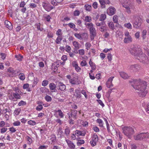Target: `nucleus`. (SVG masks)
<instances>
[{"label": "nucleus", "instance_id": "nucleus-1", "mask_svg": "<svg viewBox=\"0 0 149 149\" xmlns=\"http://www.w3.org/2000/svg\"><path fill=\"white\" fill-rule=\"evenodd\" d=\"M131 85L136 90L139 91L138 94L139 96L144 97L147 94L146 89L147 86V82L140 80L132 79L129 81Z\"/></svg>", "mask_w": 149, "mask_h": 149}, {"label": "nucleus", "instance_id": "nucleus-2", "mask_svg": "<svg viewBox=\"0 0 149 149\" xmlns=\"http://www.w3.org/2000/svg\"><path fill=\"white\" fill-rule=\"evenodd\" d=\"M122 130L124 135L129 138H131L134 133L133 128L130 126H125L123 127Z\"/></svg>", "mask_w": 149, "mask_h": 149}, {"label": "nucleus", "instance_id": "nucleus-3", "mask_svg": "<svg viewBox=\"0 0 149 149\" xmlns=\"http://www.w3.org/2000/svg\"><path fill=\"white\" fill-rule=\"evenodd\" d=\"M129 51L132 55L136 56L142 53L141 49L137 45H132L129 49Z\"/></svg>", "mask_w": 149, "mask_h": 149}, {"label": "nucleus", "instance_id": "nucleus-4", "mask_svg": "<svg viewBox=\"0 0 149 149\" xmlns=\"http://www.w3.org/2000/svg\"><path fill=\"white\" fill-rule=\"evenodd\" d=\"M149 134L147 133H141L134 136V139L136 140L145 141L149 138Z\"/></svg>", "mask_w": 149, "mask_h": 149}, {"label": "nucleus", "instance_id": "nucleus-5", "mask_svg": "<svg viewBox=\"0 0 149 149\" xmlns=\"http://www.w3.org/2000/svg\"><path fill=\"white\" fill-rule=\"evenodd\" d=\"M8 95L9 99L13 101H15V99L17 100L21 98L20 93L19 92V90L18 91V92H11L9 93Z\"/></svg>", "mask_w": 149, "mask_h": 149}, {"label": "nucleus", "instance_id": "nucleus-6", "mask_svg": "<svg viewBox=\"0 0 149 149\" xmlns=\"http://www.w3.org/2000/svg\"><path fill=\"white\" fill-rule=\"evenodd\" d=\"M143 53V52L142 53ZM137 58L139 60L140 62L146 63L147 62L148 59L147 57H146V55L145 54H139L137 56Z\"/></svg>", "mask_w": 149, "mask_h": 149}, {"label": "nucleus", "instance_id": "nucleus-7", "mask_svg": "<svg viewBox=\"0 0 149 149\" xmlns=\"http://www.w3.org/2000/svg\"><path fill=\"white\" fill-rule=\"evenodd\" d=\"M44 8L47 11H49L53 9V7L48 3L45 2H43L42 4Z\"/></svg>", "mask_w": 149, "mask_h": 149}, {"label": "nucleus", "instance_id": "nucleus-8", "mask_svg": "<svg viewBox=\"0 0 149 149\" xmlns=\"http://www.w3.org/2000/svg\"><path fill=\"white\" fill-rule=\"evenodd\" d=\"M77 111L76 110H73L71 112L68 113V118L69 120L74 119H75L76 118Z\"/></svg>", "mask_w": 149, "mask_h": 149}, {"label": "nucleus", "instance_id": "nucleus-9", "mask_svg": "<svg viewBox=\"0 0 149 149\" xmlns=\"http://www.w3.org/2000/svg\"><path fill=\"white\" fill-rule=\"evenodd\" d=\"M98 141V137L97 136L96 134H93V136L92 137V140L90 141L91 145L94 146L96 145V142Z\"/></svg>", "mask_w": 149, "mask_h": 149}, {"label": "nucleus", "instance_id": "nucleus-10", "mask_svg": "<svg viewBox=\"0 0 149 149\" xmlns=\"http://www.w3.org/2000/svg\"><path fill=\"white\" fill-rule=\"evenodd\" d=\"M123 6L125 8L127 12L128 13H130L131 12L130 9H133L134 8V6L130 3L127 4H125L123 5Z\"/></svg>", "mask_w": 149, "mask_h": 149}, {"label": "nucleus", "instance_id": "nucleus-11", "mask_svg": "<svg viewBox=\"0 0 149 149\" xmlns=\"http://www.w3.org/2000/svg\"><path fill=\"white\" fill-rule=\"evenodd\" d=\"M90 33V38L91 40H94L95 37L96 36V31L95 28L92 29H91L89 30Z\"/></svg>", "mask_w": 149, "mask_h": 149}, {"label": "nucleus", "instance_id": "nucleus-12", "mask_svg": "<svg viewBox=\"0 0 149 149\" xmlns=\"http://www.w3.org/2000/svg\"><path fill=\"white\" fill-rule=\"evenodd\" d=\"M72 66L74 68L75 70L78 72H80L81 70V68L79 66L76 61H74L72 63Z\"/></svg>", "mask_w": 149, "mask_h": 149}, {"label": "nucleus", "instance_id": "nucleus-13", "mask_svg": "<svg viewBox=\"0 0 149 149\" xmlns=\"http://www.w3.org/2000/svg\"><path fill=\"white\" fill-rule=\"evenodd\" d=\"M141 20L139 18L136 19L133 24L134 27L138 29L141 26Z\"/></svg>", "mask_w": 149, "mask_h": 149}, {"label": "nucleus", "instance_id": "nucleus-14", "mask_svg": "<svg viewBox=\"0 0 149 149\" xmlns=\"http://www.w3.org/2000/svg\"><path fill=\"white\" fill-rule=\"evenodd\" d=\"M114 77H111L109 79L106 83L107 86L109 88L113 86V85L112 83V81Z\"/></svg>", "mask_w": 149, "mask_h": 149}, {"label": "nucleus", "instance_id": "nucleus-15", "mask_svg": "<svg viewBox=\"0 0 149 149\" xmlns=\"http://www.w3.org/2000/svg\"><path fill=\"white\" fill-rule=\"evenodd\" d=\"M130 68V70L134 72H136L140 69V66L138 65L134 64L131 65Z\"/></svg>", "mask_w": 149, "mask_h": 149}, {"label": "nucleus", "instance_id": "nucleus-16", "mask_svg": "<svg viewBox=\"0 0 149 149\" xmlns=\"http://www.w3.org/2000/svg\"><path fill=\"white\" fill-rule=\"evenodd\" d=\"M115 9L113 7H109L107 10V12L110 15H112L115 13Z\"/></svg>", "mask_w": 149, "mask_h": 149}, {"label": "nucleus", "instance_id": "nucleus-17", "mask_svg": "<svg viewBox=\"0 0 149 149\" xmlns=\"http://www.w3.org/2000/svg\"><path fill=\"white\" fill-rule=\"evenodd\" d=\"M5 27L9 30H11L13 28V26L12 23L8 20L5 21Z\"/></svg>", "mask_w": 149, "mask_h": 149}, {"label": "nucleus", "instance_id": "nucleus-18", "mask_svg": "<svg viewBox=\"0 0 149 149\" xmlns=\"http://www.w3.org/2000/svg\"><path fill=\"white\" fill-rule=\"evenodd\" d=\"M50 90L51 92H55L56 86L54 83H51L49 85Z\"/></svg>", "mask_w": 149, "mask_h": 149}, {"label": "nucleus", "instance_id": "nucleus-19", "mask_svg": "<svg viewBox=\"0 0 149 149\" xmlns=\"http://www.w3.org/2000/svg\"><path fill=\"white\" fill-rule=\"evenodd\" d=\"M66 141L70 148L72 149L75 148V146L72 141L67 139L66 140Z\"/></svg>", "mask_w": 149, "mask_h": 149}, {"label": "nucleus", "instance_id": "nucleus-20", "mask_svg": "<svg viewBox=\"0 0 149 149\" xmlns=\"http://www.w3.org/2000/svg\"><path fill=\"white\" fill-rule=\"evenodd\" d=\"M58 85L59 89L61 91H64L66 89L65 86L62 83L59 82Z\"/></svg>", "mask_w": 149, "mask_h": 149}, {"label": "nucleus", "instance_id": "nucleus-21", "mask_svg": "<svg viewBox=\"0 0 149 149\" xmlns=\"http://www.w3.org/2000/svg\"><path fill=\"white\" fill-rule=\"evenodd\" d=\"M119 73L120 77L124 79H127L129 77L127 74L124 72H120Z\"/></svg>", "mask_w": 149, "mask_h": 149}, {"label": "nucleus", "instance_id": "nucleus-22", "mask_svg": "<svg viewBox=\"0 0 149 149\" xmlns=\"http://www.w3.org/2000/svg\"><path fill=\"white\" fill-rule=\"evenodd\" d=\"M29 85L27 84H24L23 86V88L24 89H26V91L28 92H30L31 91L30 88L29 87Z\"/></svg>", "mask_w": 149, "mask_h": 149}, {"label": "nucleus", "instance_id": "nucleus-23", "mask_svg": "<svg viewBox=\"0 0 149 149\" xmlns=\"http://www.w3.org/2000/svg\"><path fill=\"white\" fill-rule=\"evenodd\" d=\"M89 63V64L90 66L91 67L92 69H96V67L95 65L93 62L92 61L91 59H90Z\"/></svg>", "mask_w": 149, "mask_h": 149}, {"label": "nucleus", "instance_id": "nucleus-24", "mask_svg": "<svg viewBox=\"0 0 149 149\" xmlns=\"http://www.w3.org/2000/svg\"><path fill=\"white\" fill-rule=\"evenodd\" d=\"M81 40H87L88 38V35L86 33H84L81 34Z\"/></svg>", "mask_w": 149, "mask_h": 149}, {"label": "nucleus", "instance_id": "nucleus-25", "mask_svg": "<svg viewBox=\"0 0 149 149\" xmlns=\"http://www.w3.org/2000/svg\"><path fill=\"white\" fill-rule=\"evenodd\" d=\"M56 65L57 63L54 62L53 63L52 65L51 66V69L55 72L57 71L58 69V67L56 66Z\"/></svg>", "mask_w": 149, "mask_h": 149}, {"label": "nucleus", "instance_id": "nucleus-26", "mask_svg": "<svg viewBox=\"0 0 149 149\" xmlns=\"http://www.w3.org/2000/svg\"><path fill=\"white\" fill-rule=\"evenodd\" d=\"M132 41V38L131 36L125 38L124 40V42L125 43H129Z\"/></svg>", "mask_w": 149, "mask_h": 149}, {"label": "nucleus", "instance_id": "nucleus-27", "mask_svg": "<svg viewBox=\"0 0 149 149\" xmlns=\"http://www.w3.org/2000/svg\"><path fill=\"white\" fill-rule=\"evenodd\" d=\"M85 24L87 28L89 29V30L91 29H92L94 28L93 27V25L92 23H85Z\"/></svg>", "mask_w": 149, "mask_h": 149}, {"label": "nucleus", "instance_id": "nucleus-28", "mask_svg": "<svg viewBox=\"0 0 149 149\" xmlns=\"http://www.w3.org/2000/svg\"><path fill=\"white\" fill-rule=\"evenodd\" d=\"M85 24L87 28L89 29V30L91 29H92L94 28L93 27V25L92 23H85Z\"/></svg>", "mask_w": 149, "mask_h": 149}, {"label": "nucleus", "instance_id": "nucleus-29", "mask_svg": "<svg viewBox=\"0 0 149 149\" xmlns=\"http://www.w3.org/2000/svg\"><path fill=\"white\" fill-rule=\"evenodd\" d=\"M40 90L42 93H47L49 92V90L46 87H41L40 88Z\"/></svg>", "mask_w": 149, "mask_h": 149}, {"label": "nucleus", "instance_id": "nucleus-30", "mask_svg": "<svg viewBox=\"0 0 149 149\" xmlns=\"http://www.w3.org/2000/svg\"><path fill=\"white\" fill-rule=\"evenodd\" d=\"M73 45L75 48L77 49L80 48V45L76 41H74L72 43Z\"/></svg>", "mask_w": 149, "mask_h": 149}, {"label": "nucleus", "instance_id": "nucleus-31", "mask_svg": "<svg viewBox=\"0 0 149 149\" xmlns=\"http://www.w3.org/2000/svg\"><path fill=\"white\" fill-rule=\"evenodd\" d=\"M84 7L86 10L88 11H90L91 10L92 7L90 5L86 4L84 5Z\"/></svg>", "mask_w": 149, "mask_h": 149}, {"label": "nucleus", "instance_id": "nucleus-32", "mask_svg": "<svg viewBox=\"0 0 149 149\" xmlns=\"http://www.w3.org/2000/svg\"><path fill=\"white\" fill-rule=\"evenodd\" d=\"M40 25L41 24L40 23H37L35 25V26L38 30L42 31L43 29L42 27H40Z\"/></svg>", "mask_w": 149, "mask_h": 149}, {"label": "nucleus", "instance_id": "nucleus-33", "mask_svg": "<svg viewBox=\"0 0 149 149\" xmlns=\"http://www.w3.org/2000/svg\"><path fill=\"white\" fill-rule=\"evenodd\" d=\"M55 112L58 113V115L61 118L63 117L64 115L61 110L59 109L57 111H55Z\"/></svg>", "mask_w": 149, "mask_h": 149}, {"label": "nucleus", "instance_id": "nucleus-34", "mask_svg": "<svg viewBox=\"0 0 149 149\" xmlns=\"http://www.w3.org/2000/svg\"><path fill=\"white\" fill-rule=\"evenodd\" d=\"M63 38L62 36H58L56 39L55 42L57 44L61 43V42Z\"/></svg>", "mask_w": 149, "mask_h": 149}, {"label": "nucleus", "instance_id": "nucleus-35", "mask_svg": "<svg viewBox=\"0 0 149 149\" xmlns=\"http://www.w3.org/2000/svg\"><path fill=\"white\" fill-rule=\"evenodd\" d=\"M99 1L101 8H105V4H106V2H105V1L104 0H99Z\"/></svg>", "mask_w": 149, "mask_h": 149}, {"label": "nucleus", "instance_id": "nucleus-36", "mask_svg": "<svg viewBox=\"0 0 149 149\" xmlns=\"http://www.w3.org/2000/svg\"><path fill=\"white\" fill-rule=\"evenodd\" d=\"M97 122L99 123V126L100 127H103V121L100 119H98L97 120Z\"/></svg>", "mask_w": 149, "mask_h": 149}, {"label": "nucleus", "instance_id": "nucleus-37", "mask_svg": "<svg viewBox=\"0 0 149 149\" xmlns=\"http://www.w3.org/2000/svg\"><path fill=\"white\" fill-rule=\"evenodd\" d=\"M69 81L70 83L72 84H79L78 82L76 80L74 79H70Z\"/></svg>", "mask_w": 149, "mask_h": 149}, {"label": "nucleus", "instance_id": "nucleus-38", "mask_svg": "<svg viewBox=\"0 0 149 149\" xmlns=\"http://www.w3.org/2000/svg\"><path fill=\"white\" fill-rule=\"evenodd\" d=\"M21 111V109L20 108L16 109L14 111V113L15 115H18L19 114Z\"/></svg>", "mask_w": 149, "mask_h": 149}, {"label": "nucleus", "instance_id": "nucleus-39", "mask_svg": "<svg viewBox=\"0 0 149 149\" xmlns=\"http://www.w3.org/2000/svg\"><path fill=\"white\" fill-rule=\"evenodd\" d=\"M84 20L87 22H90L92 20L91 17L90 16H87L85 17Z\"/></svg>", "mask_w": 149, "mask_h": 149}, {"label": "nucleus", "instance_id": "nucleus-40", "mask_svg": "<svg viewBox=\"0 0 149 149\" xmlns=\"http://www.w3.org/2000/svg\"><path fill=\"white\" fill-rule=\"evenodd\" d=\"M106 15L105 14H101L100 16L99 21H104L106 18Z\"/></svg>", "mask_w": 149, "mask_h": 149}, {"label": "nucleus", "instance_id": "nucleus-41", "mask_svg": "<svg viewBox=\"0 0 149 149\" xmlns=\"http://www.w3.org/2000/svg\"><path fill=\"white\" fill-rule=\"evenodd\" d=\"M15 57L17 58V60L19 61H22V59L23 57L20 54H19L15 56Z\"/></svg>", "mask_w": 149, "mask_h": 149}, {"label": "nucleus", "instance_id": "nucleus-42", "mask_svg": "<svg viewBox=\"0 0 149 149\" xmlns=\"http://www.w3.org/2000/svg\"><path fill=\"white\" fill-rule=\"evenodd\" d=\"M108 25L109 27L112 30L114 29V24L113 22H110L108 23Z\"/></svg>", "mask_w": 149, "mask_h": 149}, {"label": "nucleus", "instance_id": "nucleus-43", "mask_svg": "<svg viewBox=\"0 0 149 149\" xmlns=\"http://www.w3.org/2000/svg\"><path fill=\"white\" fill-rule=\"evenodd\" d=\"M91 44L89 42H87L85 44V46L86 47V49L87 50H89L91 47Z\"/></svg>", "mask_w": 149, "mask_h": 149}, {"label": "nucleus", "instance_id": "nucleus-44", "mask_svg": "<svg viewBox=\"0 0 149 149\" xmlns=\"http://www.w3.org/2000/svg\"><path fill=\"white\" fill-rule=\"evenodd\" d=\"M62 30L61 29H58L56 32V34L58 36H62L63 33L61 32Z\"/></svg>", "mask_w": 149, "mask_h": 149}, {"label": "nucleus", "instance_id": "nucleus-45", "mask_svg": "<svg viewBox=\"0 0 149 149\" xmlns=\"http://www.w3.org/2000/svg\"><path fill=\"white\" fill-rule=\"evenodd\" d=\"M124 26L129 29H132V25L130 23L125 24Z\"/></svg>", "mask_w": 149, "mask_h": 149}, {"label": "nucleus", "instance_id": "nucleus-46", "mask_svg": "<svg viewBox=\"0 0 149 149\" xmlns=\"http://www.w3.org/2000/svg\"><path fill=\"white\" fill-rule=\"evenodd\" d=\"M45 100L48 102H51L52 101V98L49 95H47L45 97Z\"/></svg>", "mask_w": 149, "mask_h": 149}, {"label": "nucleus", "instance_id": "nucleus-47", "mask_svg": "<svg viewBox=\"0 0 149 149\" xmlns=\"http://www.w3.org/2000/svg\"><path fill=\"white\" fill-rule=\"evenodd\" d=\"M118 17L117 15H115L113 17V20L115 23H117L118 22Z\"/></svg>", "mask_w": 149, "mask_h": 149}, {"label": "nucleus", "instance_id": "nucleus-48", "mask_svg": "<svg viewBox=\"0 0 149 149\" xmlns=\"http://www.w3.org/2000/svg\"><path fill=\"white\" fill-rule=\"evenodd\" d=\"M80 64L81 66L83 67L86 66L87 65V63L86 60H83L81 62Z\"/></svg>", "mask_w": 149, "mask_h": 149}, {"label": "nucleus", "instance_id": "nucleus-49", "mask_svg": "<svg viewBox=\"0 0 149 149\" xmlns=\"http://www.w3.org/2000/svg\"><path fill=\"white\" fill-rule=\"evenodd\" d=\"M48 81L47 80H45L42 81V86H47L48 83Z\"/></svg>", "mask_w": 149, "mask_h": 149}, {"label": "nucleus", "instance_id": "nucleus-50", "mask_svg": "<svg viewBox=\"0 0 149 149\" xmlns=\"http://www.w3.org/2000/svg\"><path fill=\"white\" fill-rule=\"evenodd\" d=\"M74 36L78 39L81 40V34L78 33H75L74 34Z\"/></svg>", "mask_w": 149, "mask_h": 149}, {"label": "nucleus", "instance_id": "nucleus-51", "mask_svg": "<svg viewBox=\"0 0 149 149\" xmlns=\"http://www.w3.org/2000/svg\"><path fill=\"white\" fill-rule=\"evenodd\" d=\"M75 92L76 94V96L77 97L80 98L81 95L80 94L79 91L78 89H76L75 90Z\"/></svg>", "mask_w": 149, "mask_h": 149}, {"label": "nucleus", "instance_id": "nucleus-52", "mask_svg": "<svg viewBox=\"0 0 149 149\" xmlns=\"http://www.w3.org/2000/svg\"><path fill=\"white\" fill-rule=\"evenodd\" d=\"M43 109V107L42 105L39 104L38 105L36 108V109L38 111H40Z\"/></svg>", "mask_w": 149, "mask_h": 149}, {"label": "nucleus", "instance_id": "nucleus-53", "mask_svg": "<svg viewBox=\"0 0 149 149\" xmlns=\"http://www.w3.org/2000/svg\"><path fill=\"white\" fill-rule=\"evenodd\" d=\"M147 33V31L146 30H143L142 32V37L143 38V39H144L145 38L146 36V35Z\"/></svg>", "mask_w": 149, "mask_h": 149}, {"label": "nucleus", "instance_id": "nucleus-54", "mask_svg": "<svg viewBox=\"0 0 149 149\" xmlns=\"http://www.w3.org/2000/svg\"><path fill=\"white\" fill-rule=\"evenodd\" d=\"M79 54L81 55H83L85 54V51L84 49H79L78 50Z\"/></svg>", "mask_w": 149, "mask_h": 149}, {"label": "nucleus", "instance_id": "nucleus-55", "mask_svg": "<svg viewBox=\"0 0 149 149\" xmlns=\"http://www.w3.org/2000/svg\"><path fill=\"white\" fill-rule=\"evenodd\" d=\"M26 104V103L23 100H21L18 104V105L19 106H23L25 105Z\"/></svg>", "mask_w": 149, "mask_h": 149}, {"label": "nucleus", "instance_id": "nucleus-56", "mask_svg": "<svg viewBox=\"0 0 149 149\" xmlns=\"http://www.w3.org/2000/svg\"><path fill=\"white\" fill-rule=\"evenodd\" d=\"M80 14V11L77 10H75L74 13V15L75 16H79Z\"/></svg>", "mask_w": 149, "mask_h": 149}, {"label": "nucleus", "instance_id": "nucleus-57", "mask_svg": "<svg viewBox=\"0 0 149 149\" xmlns=\"http://www.w3.org/2000/svg\"><path fill=\"white\" fill-rule=\"evenodd\" d=\"M28 123L32 125H34L36 124V122L33 120H30L28 122Z\"/></svg>", "mask_w": 149, "mask_h": 149}, {"label": "nucleus", "instance_id": "nucleus-58", "mask_svg": "<svg viewBox=\"0 0 149 149\" xmlns=\"http://www.w3.org/2000/svg\"><path fill=\"white\" fill-rule=\"evenodd\" d=\"M84 143V141L83 140H80L78 141L77 143V145L78 146H80L82 144H83Z\"/></svg>", "mask_w": 149, "mask_h": 149}, {"label": "nucleus", "instance_id": "nucleus-59", "mask_svg": "<svg viewBox=\"0 0 149 149\" xmlns=\"http://www.w3.org/2000/svg\"><path fill=\"white\" fill-rule=\"evenodd\" d=\"M27 141H28V143L30 144L32 142V139L29 136L27 137Z\"/></svg>", "mask_w": 149, "mask_h": 149}, {"label": "nucleus", "instance_id": "nucleus-60", "mask_svg": "<svg viewBox=\"0 0 149 149\" xmlns=\"http://www.w3.org/2000/svg\"><path fill=\"white\" fill-rule=\"evenodd\" d=\"M20 74L21 75L19 77V79L21 80H24L25 79V76L24 74L23 73H20L19 75Z\"/></svg>", "mask_w": 149, "mask_h": 149}, {"label": "nucleus", "instance_id": "nucleus-61", "mask_svg": "<svg viewBox=\"0 0 149 149\" xmlns=\"http://www.w3.org/2000/svg\"><path fill=\"white\" fill-rule=\"evenodd\" d=\"M68 25L69 27L71 28H74L75 27V25L72 23H70Z\"/></svg>", "mask_w": 149, "mask_h": 149}, {"label": "nucleus", "instance_id": "nucleus-62", "mask_svg": "<svg viewBox=\"0 0 149 149\" xmlns=\"http://www.w3.org/2000/svg\"><path fill=\"white\" fill-rule=\"evenodd\" d=\"M45 18L46 19V21L48 22H50V19H51V17L49 15H47L44 16Z\"/></svg>", "mask_w": 149, "mask_h": 149}, {"label": "nucleus", "instance_id": "nucleus-63", "mask_svg": "<svg viewBox=\"0 0 149 149\" xmlns=\"http://www.w3.org/2000/svg\"><path fill=\"white\" fill-rule=\"evenodd\" d=\"M92 6L94 9H97L98 7V3L97 2H94L92 5Z\"/></svg>", "mask_w": 149, "mask_h": 149}, {"label": "nucleus", "instance_id": "nucleus-64", "mask_svg": "<svg viewBox=\"0 0 149 149\" xmlns=\"http://www.w3.org/2000/svg\"><path fill=\"white\" fill-rule=\"evenodd\" d=\"M21 123L19 121H15L13 123V125L15 126H18L20 125Z\"/></svg>", "mask_w": 149, "mask_h": 149}]
</instances>
